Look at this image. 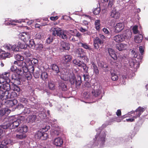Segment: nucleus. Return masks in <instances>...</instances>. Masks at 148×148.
<instances>
[{"label": "nucleus", "instance_id": "f257e3e1", "mask_svg": "<svg viewBox=\"0 0 148 148\" xmlns=\"http://www.w3.org/2000/svg\"><path fill=\"white\" fill-rule=\"evenodd\" d=\"M52 31V34L54 36H55L57 35L62 39L66 40L67 39V36L66 35V33L67 32V31H62L60 28L59 27L55 28Z\"/></svg>", "mask_w": 148, "mask_h": 148}, {"label": "nucleus", "instance_id": "f03ea898", "mask_svg": "<svg viewBox=\"0 0 148 148\" xmlns=\"http://www.w3.org/2000/svg\"><path fill=\"white\" fill-rule=\"evenodd\" d=\"M23 117H20L17 118L14 116H12L9 118L8 121L10 124V128L12 129L17 127L21 122L20 120H23Z\"/></svg>", "mask_w": 148, "mask_h": 148}, {"label": "nucleus", "instance_id": "7ed1b4c3", "mask_svg": "<svg viewBox=\"0 0 148 148\" xmlns=\"http://www.w3.org/2000/svg\"><path fill=\"white\" fill-rule=\"evenodd\" d=\"M28 128L25 125L19 127L17 129V131L20 134H16V138L19 139H24L26 137L25 133L28 131Z\"/></svg>", "mask_w": 148, "mask_h": 148}, {"label": "nucleus", "instance_id": "20e7f679", "mask_svg": "<svg viewBox=\"0 0 148 148\" xmlns=\"http://www.w3.org/2000/svg\"><path fill=\"white\" fill-rule=\"evenodd\" d=\"M19 37L21 40L26 42L30 38V35L28 32H23L20 34Z\"/></svg>", "mask_w": 148, "mask_h": 148}, {"label": "nucleus", "instance_id": "39448f33", "mask_svg": "<svg viewBox=\"0 0 148 148\" xmlns=\"http://www.w3.org/2000/svg\"><path fill=\"white\" fill-rule=\"evenodd\" d=\"M70 80L72 84L73 83L75 82L76 85L77 86H79L81 85V77L79 76H78L77 78H75V76L73 75L71 77H69Z\"/></svg>", "mask_w": 148, "mask_h": 148}, {"label": "nucleus", "instance_id": "423d86ee", "mask_svg": "<svg viewBox=\"0 0 148 148\" xmlns=\"http://www.w3.org/2000/svg\"><path fill=\"white\" fill-rule=\"evenodd\" d=\"M75 53L79 57L84 58V59L86 60V61H88V59L86 56V53L82 49H78L75 51Z\"/></svg>", "mask_w": 148, "mask_h": 148}, {"label": "nucleus", "instance_id": "0eeeda50", "mask_svg": "<svg viewBox=\"0 0 148 148\" xmlns=\"http://www.w3.org/2000/svg\"><path fill=\"white\" fill-rule=\"evenodd\" d=\"M124 27V25L123 23H117L114 27L115 31L116 33L119 32L123 29Z\"/></svg>", "mask_w": 148, "mask_h": 148}, {"label": "nucleus", "instance_id": "6e6552de", "mask_svg": "<svg viewBox=\"0 0 148 148\" xmlns=\"http://www.w3.org/2000/svg\"><path fill=\"white\" fill-rule=\"evenodd\" d=\"M47 135L46 133H43L41 132H38L35 135V137L36 138L40 139L41 138L43 140L47 138Z\"/></svg>", "mask_w": 148, "mask_h": 148}, {"label": "nucleus", "instance_id": "1a4fd4ad", "mask_svg": "<svg viewBox=\"0 0 148 148\" xmlns=\"http://www.w3.org/2000/svg\"><path fill=\"white\" fill-rule=\"evenodd\" d=\"M116 49L120 51L126 50L128 48L127 45L123 43L118 44L116 45Z\"/></svg>", "mask_w": 148, "mask_h": 148}, {"label": "nucleus", "instance_id": "9d476101", "mask_svg": "<svg viewBox=\"0 0 148 148\" xmlns=\"http://www.w3.org/2000/svg\"><path fill=\"white\" fill-rule=\"evenodd\" d=\"M72 59V57L70 55H65L62 57L61 61L62 63L66 64L67 63L70 62Z\"/></svg>", "mask_w": 148, "mask_h": 148}, {"label": "nucleus", "instance_id": "9b49d317", "mask_svg": "<svg viewBox=\"0 0 148 148\" xmlns=\"http://www.w3.org/2000/svg\"><path fill=\"white\" fill-rule=\"evenodd\" d=\"M5 48L8 50H12L14 51H17L19 50V47L16 45H14L12 46L10 45H7L5 46Z\"/></svg>", "mask_w": 148, "mask_h": 148}, {"label": "nucleus", "instance_id": "f8f14e48", "mask_svg": "<svg viewBox=\"0 0 148 148\" xmlns=\"http://www.w3.org/2000/svg\"><path fill=\"white\" fill-rule=\"evenodd\" d=\"M11 112L9 109L5 108L0 110V119L5 115H8Z\"/></svg>", "mask_w": 148, "mask_h": 148}, {"label": "nucleus", "instance_id": "ddd939ff", "mask_svg": "<svg viewBox=\"0 0 148 148\" xmlns=\"http://www.w3.org/2000/svg\"><path fill=\"white\" fill-rule=\"evenodd\" d=\"M108 52L110 56L114 60H116L117 59V56L115 51L111 48L108 49Z\"/></svg>", "mask_w": 148, "mask_h": 148}, {"label": "nucleus", "instance_id": "4468645a", "mask_svg": "<svg viewBox=\"0 0 148 148\" xmlns=\"http://www.w3.org/2000/svg\"><path fill=\"white\" fill-rule=\"evenodd\" d=\"M53 143L56 146H60L62 145L63 141L62 138L58 137L54 139Z\"/></svg>", "mask_w": 148, "mask_h": 148}, {"label": "nucleus", "instance_id": "2eb2a0df", "mask_svg": "<svg viewBox=\"0 0 148 148\" xmlns=\"http://www.w3.org/2000/svg\"><path fill=\"white\" fill-rule=\"evenodd\" d=\"M124 39V38L123 35H117L114 37V40L116 42H122Z\"/></svg>", "mask_w": 148, "mask_h": 148}, {"label": "nucleus", "instance_id": "dca6fc26", "mask_svg": "<svg viewBox=\"0 0 148 148\" xmlns=\"http://www.w3.org/2000/svg\"><path fill=\"white\" fill-rule=\"evenodd\" d=\"M143 39V36L141 34L135 36L134 40L136 43H139Z\"/></svg>", "mask_w": 148, "mask_h": 148}, {"label": "nucleus", "instance_id": "f3484780", "mask_svg": "<svg viewBox=\"0 0 148 148\" xmlns=\"http://www.w3.org/2000/svg\"><path fill=\"white\" fill-rule=\"evenodd\" d=\"M111 16L115 18H119L120 15L119 13L116 11V10H112L111 13Z\"/></svg>", "mask_w": 148, "mask_h": 148}, {"label": "nucleus", "instance_id": "a211bd4d", "mask_svg": "<svg viewBox=\"0 0 148 148\" xmlns=\"http://www.w3.org/2000/svg\"><path fill=\"white\" fill-rule=\"evenodd\" d=\"M145 110V108L143 107H138L136 110V111L137 112V115L136 116L137 117H139L141 113L143 112Z\"/></svg>", "mask_w": 148, "mask_h": 148}, {"label": "nucleus", "instance_id": "6ab92c4d", "mask_svg": "<svg viewBox=\"0 0 148 148\" xmlns=\"http://www.w3.org/2000/svg\"><path fill=\"white\" fill-rule=\"evenodd\" d=\"M114 3V0H110L108 6V8L110 9H114L115 8Z\"/></svg>", "mask_w": 148, "mask_h": 148}, {"label": "nucleus", "instance_id": "aec40b11", "mask_svg": "<svg viewBox=\"0 0 148 148\" xmlns=\"http://www.w3.org/2000/svg\"><path fill=\"white\" fill-rule=\"evenodd\" d=\"M61 46L64 49L68 50L70 49L69 45L68 43L62 42L61 44Z\"/></svg>", "mask_w": 148, "mask_h": 148}, {"label": "nucleus", "instance_id": "412c9836", "mask_svg": "<svg viewBox=\"0 0 148 148\" xmlns=\"http://www.w3.org/2000/svg\"><path fill=\"white\" fill-rule=\"evenodd\" d=\"M14 64L17 65L23 68V65L24 66L25 63H24L22 61H15L14 62Z\"/></svg>", "mask_w": 148, "mask_h": 148}, {"label": "nucleus", "instance_id": "4be33fe9", "mask_svg": "<svg viewBox=\"0 0 148 148\" xmlns=\"http://www.w3.org/2000/svg\"><path fill=\"white\" fill-rule=\"evenodd\" d=\"M11 143L12 141L10 139L6 138L3 140L1 143L2 145L4 146H7V145L11 144Z\"/></svg>", "mask_w": 148, "mask_h": 148}, {"label": "nucleus", "instance_id": "5701e85b", "mask_svg": "<svg viewBox=\"0 0 148 148\" xmlns=\"http://www.w3.org/2000/svg\"><path fill=\"white\" fill-rule=\"evenodd\" d=\"M95 25L96 29L97 30H99L100 28V21L99 20H97L95 21Z\"/></svg>", "mask_w": 148, "mask_h": 148}, {"label": "nucleus", "instance_id": "b1692460", "mask_svg": "<svg viewBox=\"0 0 148 148\" xmlns=\"http://www.w3.org/2000/svg\"><path fill=\"white\" fill-rule=\"evenodd\" d=\"M52 69L56 73H58L59 71V69L58 66L56 64H53L52 66Z\"/></svg>", "mask_w": 148, "mask_h": 148}, {"label": "nucleus", "instance_id": "393cba45", "mask_svg": "<svg viewBox=\"0 0 148 148\" xmlns=\"http://www.w3.org/2000/svg\"><path fill=\"white\" fill-rule=\"evenodd\" d=\"M11 56H12L11 55L10 53H8L0 56V59H3L6 58H10Z\"/></svg>", "mask_w": 148, "mask_h": 148}, {"label": "nucleus", "instance_id": "a878e982", "mask_svg": "<svg viewBox=\"0 0 148 148\" xmlns=\"http://www.w3.org/2000/svg\"><path fill=\"white\" fill-rule=\"evenodd\" d=\"M55 85L53 82L52 81L49 82L48 84V87L49 89L53 90L55 88Z\"/></svg>", "mask_w": 148, "mask_h": 148}, {"label": "nucleus", "instance_id": "bb28decb", "mask_svg": "<svg viewBox=\"0 0 148 148\" xmlns=\"http://www.w3.org/2000/svg\"><path fill=\"white\" fill-rule=\"evenodd\" d=\"M28 119L29 122L32 123L36 120V117L35 115H31L29 116Z\"/></svg>", "mask_w": 148, "mask_h": 148}, {"label": "nucleus", "instance_id": "cd10ccee", "mask_svg": "<svg viewBox=\"0 0 148 148\" xmlns=\"http://www.w3.org/2000/svg\"><path fill=\"white\" fill-rule=\"evenodd\" d=\"M48 77L47 73L45 72H42L41 75V77L43 80H45Z\"/></svg>", "mask_w": 148, "mask_h": 148}, {"label": "nucleus", "instance_id": "c85d7f7f", "mask_svg": "<svg viewBox=\"0 0 148 148\" xmlns=\"http://www.w3.org/2000/svg\"><path fill=\"white\" fill-rule=\"evenodd\" d=\"M59 86L62 90H65L66 89V86L65 84L62 82H60L59 83Z\"/></svg>", "mask_w": 148, "mask_h": 148}, {"label": "nucleus", "instance_id": "c756f323", "mask_svg": "<svg viewBox=\"0 0 148 148\" xmlns=\"http://www.w3.org/2000/svg\"><path fill=\"white\" fill-rule=\"evenodd\" d=\"M94 42L98 44H102L103 42V40H101L98 37L96 38L94 40Z\"/></svg>", "mask_w": 148, "mask_h": 148}, {"label": "nucleus", "instance_id": "7c9ffc66", "mask_svg": "<svg viewBox=\"0 0 148 148\" xmlns=\"http://www.w3.org/2000/svg\"><path fill=\"white\" fill-rule=\"evenodd\" d=\"M78 44H81L82 46L85 49H88L89 50H90L91 49V48L86 43L84 44L81 42H79L78 43Z\"/></svg>", "mask_w": 148, "mask_h": 148}, {"label": "nucleus", "instance_id": "2f4dec72", "mask_svg": "<svg viewBox=\"0 0 148 148\" xmlns=\"http://www.w3.org/2000/svg\"><path fill=\"white\" fill-rule=\"evenodd\" d=\"M93 69L94 70V72L96 75H98L99 74V70L97 68V66L94 64H92Z\"/></svg>", "mask_w": 148, "mask_h": 148}, {"label": "nucleus", "instance_id": "473e14b6", "mask_svg": "<svg viewBox=\"0 0 148 148\" xmlns=\"http://www.w3.org/2000/svg\"><path fill=\"white\" fill-rule=\"evenodd\" d=\"M59 133V130L58 129H56L54 130H52L51 131V133L52 135H58Z\"/></svg>", "mask_w": 148, "mask_h": 148}, {"label": "nucleus", "instance_id": "72a5a7b5", "mask_svg": "<svg viewBox=\"0 0 148 148\" xmlns=\"http://www.w3.org/2000/svg\"><path fill=\"white\" fill-rule=\"evenodd\" d=\"M92 94L95 96L98 95L100 93V91L99 90H93L92 92Z\"/></svg>", "mask_w": 148, "mask_h": 148}, {"label": "nucleus", "instance_id": "f704fd0d", "mask_svg": "<svg viewBox=\"0 0 148 148\" xmlns=\"http://www.w3.org/2000/svg\"><path fill=\"white\" fill-rule=\"evenodd\" d=\"M67 32L66 33V35H68V34H70L72 35H75V33L77 32V30L76 29L74 30H69V31H66Z\"/></svg>", "mask_w": 148, "mask_h": 148}, {"label": "nucleus", "instance_id": "c9c22d12", "mask_svg": "<svg viewBox=\"0 0 148 148\" xmlns=\"http://www.w3.org/2000/svg\"><path fill=\"white\" fill-rule=\"evenodd\" d=\"M16 59L17 61H23V57L21 55L17 54L15 56Z\"/></svg>", "mask_w": 148, "mask_h": 148}, {"label": "nucleus", "instance_id": "e433bc0d", "mask_svg": "<svg viewBox=\"0 0 148 148\" xmlns=\"http://www.w3.org/2000/svg\"><path fill=\"white\" fill-rule=\"evenodd\" d=\"M27 80H29L32 78V75L29 72L25 73L24 74Z\"/></svg>", "mask_w": 148, "mask_h": 148}, {"label": "nucleus", "instance_id": "4c0bfd02", "mask_svg": "<svg viewBox=\"0 0 148 148\" xmlns=\"http://www.w3.org/2000/svg\"><path fill=\"white\" fill-rule=\"evenodd\" d=\"M73 62L74 64L77 65L79 66H81V64L83 63L82 62H81L80 61L76 60H73Z\"/></svg>", "mask_w": 148, "mask_h": 148}, {"label": "nucleus", "instance_id": "58836bf2", "mask_svg": "<svg viewBox=\"0 0 148 148\" xmlns=\"http://www.w3.org/2000/svg\"><path fill=\"white\" fill-rule=\"evenodd\" d=\"M82 67L84 71L86 72L87 73L88 71V68L86 66V65L84 63L81 64V66H80Z\"/></svg>", "mask_w": 148, "mask_h": 148}, {"label": "nucleus", "instance_id": "ea45409f", "mask_svg": "<svg viewBox=\"0 0 148 148\" xmlns=\"http://www.w3.org/2000/svg\"><path fill=\"white\" fill-rule=\"evenodd\" d=\"M101 2L102 3H100L99 4V8L100 9H101L100 5H101V4H103V5L104 6H106V5L107 4L108 0H101Z\"/></svg>", "mask_w": 148, "mask_h": 148}, {"label": "nucleus", "instance_id": "a19ab883", "mask_svg": "<svg viewBox=\"0 0 148 148\" xmlns=\"http://www.w3.org/2000/svg\"><path fill=\"white\" fill-rule=\"evenodd\" d=\"M112 79L113 81L117 80L118 79V76L117 75L114 73H112Z\"/></svg>", "mask_w": 148, "mask_h": 148}, {"label": "nucleus", "instance_id": "79ce46f5", "mask_svg": "<svg viewBox=\"0 0 148 148\" xmlns=\"http://www.w3.org/2000/svg\"><path fill=\"white\" fill-rule=\"evenodd\" d=\"M29 46L31 48H33L34 47L35 43L33 40H29Z\"/></svg>", "mask_w": 148, "mask_h": 148}, {"label": "nucleus", "instance_id": "37998d69", "mask_svg": "<svg viewBox=\"0 0 148 148\" xmlns=\"http://www.w3.org/2000/svg\"><path fill=\"white\" fill-rule=\"evenodd\" d=\"M133 32L134 34H136L138 33V26L136 25L134 26L132 28Z\"/></svg>", "mask_w": 148, "mask_h": 148}, {"label": "nucleus", "instance_id": "c03bdc74", "mask_svg": "<svg viewBox=\"0 0 148 148\" xmlns=\"http://www.w3.org/2000/svg\"><path fill=\"white\" fill-rule=\"evenodd\" d=\"M53 37L52 36H49L46 40V42L48 44H50L53 41Z\"/></svg>", "mask_w": 148, "mask_h": 148}, {"label": "nucleus", "instance_id": "a18cd8bd", "mask_svg": "<svg viewBox=\"0 0 148 148\" xmlns=\"http://www.w3.org/2000/svg\"><path fill=\"white\" fill-rule=\"evenodd\" d=\"M36 48L37 50H40L43 48V45L41 44H37L36 45Z\"/></svg>", "mask_w": 148, "mask_h": 148}, {"label": "nucleus", "instance_id": "49530a36", "mask_svg": "<svg viewBox=\"0 0 148 148\" xmlns=\"http://www.w3.org/2000/svg\"><path fill=\"white\" fill-rule=\"evenodd\" d=\"M18 44L19 47L21 49H24L27 47V45L22 44L19 42L18 43Z\"/></svg>", "mask_w": 148, "mask_h": 148}, {"label": "nucleus", "instance_id": "de8ad7c7", "mask_svg": "<svg viewBox=\"0 0 148 148\" xmlns=\"http://www.w3.org/2000/svg\"><path fill=\"white\" fill-rule=\"evenodd\" d=\"M12 21H11V22H14L18 23H20L22 22H25V20H24V19L19 20H12Z\"/></svg>", "mask_w": 148, "mask_h": 148}, {"label": "nucleus", "instance_id": "09e8293b", "mask_svg": "<svg viewBox=\"0 0 148 148\" xmlns=\"http://www.w3.org/2000/svg\"><path fill=\"white\" fill-rule=\"evenodd\" d=\"M137 117V116H133L132 118L127 119L126 121L128 122H132L134 121V120L135 119H136Z\"/></svg>", "mask_w": 148, "mask_h": 148}, {"label": "nucleus", "instance_id": "8fccbe9b", "mask_svg": "<svg viewBox=\"0 0 148 148\" xmlns=\"http://www.w3.org/2000/svg\"><path fill=\"white\" fill-rule=\"evenodd\" d=\"M15 72H16V73L18 75H21L23 73V71L21 69H19L18 68V69Z\"/></svg>", "mask_w": 148, "mask_h": 148}, {"label": "nucleus", "instance_id": "3c124183", "mask_svg": "<svg viewBox=\"0 0 148 148\" xmlns=\"http://www.w3.org/2000/svg\"><path fill=\"white\" fill-rule=\"evenodd\" d=\"M139 50L142 54H143L144 52V48L143 47L140 46L139 47Z\"/></svg>", "mask_w": 148, "mask_h": 148}, {"label": "nucleus", "instance_id": "603ef678", "mask_svg": "<svg viewBox=\"0 0 148 148\" xmlns=\"http://www.w3.org/2000/svg\"><path fill=\"white\" fill-rule=\"evenodd\" d=\"M11 69L12 71L15 72L18 69L16 66H13L11 67Z\"/></svg>", "mask_w": 148, "mask_h": 148}, {"label": "nucleus", "instance_id": "864d4df0", "mask_svg": "<svg viewBox=\"0 0 148 148\" xmlns=\"http://www.w3.org/2000/svg\"><path fill=\"white\" fill-rule=\"evenodd\" d=\"M23 112L25 113H29L30 112V110L29 108H25Z\"/></svg>", "mask_w": 148, "mask_h": 148}, {"label": "nucleus", "instance_id": "5fc2aeb1", "mask_svg": "<svg viewBox=\"0 0 148 148\" xmlns=\"http://www.w3.org/2000/svg\"><path fill=\"white\" fill-rule=\"evenodd\" d=\"M58 17L57 16H51L50 17V19L52 21H55L58 19Z\"/></svg>", "mask_w": 148, "mask_h": 148}, {"label": "nucleus", "instance_id": "6e6d98bb", "mask_svg": "<svg viewBox=\"0 0 148 148\" xmlns=\"http://www.w3.org/2000/svg\"><path fill=\"white\" fill-rule=\"evenodd\" d=\"M10 126V123L7 125H4L2 126L1 127L4 129H6L8 128Z\"/></svg>", "mask_w": 148, "mask_h": 148}, {"label": "nucleus", "instance_id": "4d7b16f0", "mask_svg": "<svg viewBox=\"0 0 148 148\" xmlns=\"http://www.w3.org/2000/svg\"><path fill=\"white\" fill-rule=\"evenodd\" d=\"M93 12L95 15H97L100 12V10H94Z\"/></svg>", "mask_w": 148, "mask_h": 148}, {"label": "nucleus", "instance_id": "13d9d810", "mask_svg": "<svg viewBox=\"0 0 148 148\" xmlns=\"http://www.w3.org/2000/svg\"><path fill=\"white\" fill-rule=\"evenodd\" d=\"M94 45L95 49H98L99 48V46L98 43L95 42H94Z\"/></svg>", "mask_w": 148, "mask_h": 148}, {"label": "nucleus", "instance_id": "bf43d9fd", "mask_svg": "<svg viewBox=\"0 0 148 148\" xmlns=\"http://www.w3.org/2000/svg\"><path fill=\"white\" fill-rule=\"evenodd\" d=\"M103 31L105 34H108L109 33V31L106 28H103Z\"/></svg>", "mask_w": 148, "mask_h": 148}, {"label": "nucleus", "instance_id": "052dcab7", "mask_svg": "<svg viewBox=\"0 0 148 148\" xmlns=\"http://www.w3.org/2000/svg\"><path fill=\"white\" fill-rule=\"evenodd\" d=\"M83 77L84 78V80H85V81H88V80L89 76H88V75H83Z\"/></svg>", "mask_w": 148, "mask_h": 148}, {"label": "nucleus", "instance_id": "680f3d73", "mask_svg": "<svg viewBox=\"0 0 148 148\" xmlns=\"http://www.w3.org/2000/svg\"><path fill=\"white\" fill-rule=\"evenodd\" d=\"M75 33H76V34H75V35H74L75 36L78 38L80 37L81 35L80 33L77 31V32Z\"/></svg>", "mask_w": 148, "mask_h": 148}, {"label": "nucleus", "instance_id": "e2e57ef3", "mask_svg": "<svg viewBox=\"0 0 148 148\" xmlns=\"http://www.w3.org/2000/svg\"><path fill=\"white\" fill-rule=\"evenodd\" d=\"M79 30L82 32H84L87 31V30L85 29H84L82 27H80L79 29Z\"/></svg>", "mask_w": 148, "mask_h": 148}, {"label": "nucleus", "instance_id": "0e129e2a", "mask_svg": "<svg viewBox=\"0 0 148 148\" xmlns=\"http://www.w3.org/2000/svg\"><path fill=\"white\" fill-rule=\"evenodd\" d=\"M116 114L118 116H120L121 114V112L120 110H117V112H116Z\"/></svg>", "mask_w": 148, "mask_h": 148}, {"label": "nucleus", "instance_id": "69168bd1", "mask_svg": "<svg viewBox=\"0 0 148 148\" xmlns=\"http://www.w3.org/2000/svg\"><path fill=\"white\" fill-rule=\"evenodd\" d=\"M132 53L133 54L134 57H136L137 56V55L135 51L132 50Z\"/></svg>", "mask_w": 148, "mask_h": 148}, {"label": "nucleus", "instance_id": "338daca9", "mask_svg": "<svg viewBox=\"0 0 148 148\" xmlns=\"http://www.w3.org/2000/svg\"><path fill=\"white\" fill-rule=\"evenodd\" d=\"M41 26V25L37 23L35 25V27L36 28H40Z\"/></svg>", "mask_w": 148, "mask_h": 148}, {"label": "nucleus", "instance_id": "774afa93", "mask_svg": "<svg viewBox=\"0 0 148 148\" xmlns=\"http://www.w3.org/2000/svg\"><path fill=\"white\" fill-rule=\"evenodd\" d=\"M8 146H4L2 145V143L0 145V148H7Z\"/></svg>", "mask_w": 148, "mask_h": 148}]
</instances>
